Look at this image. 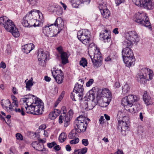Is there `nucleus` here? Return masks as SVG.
<instances>
[{
    "label": "nucleus",
    "instance_id": "f257e3e1",
    "mask_svg": "<svg viewBox=\"0 0 154 154\" xmlns=\"http://www.w3.org/2000/svg\"><path fill=\"white\" fill-rule=\"evenodd\" d=\"M42 15L39 11L35 9L32 10L26 14L22 20V25L26 27H30L39 26L37 18H40V15Z\"/></svg>",
    "mask_w": 154,
    "mask_h": 154
},
{
    "label": "nucleus",
    "instance_id": "f03ea898",
    "mask_svg": "<svg viewBox=\"0 0 154 154\" xmlns=\"http://www.w3.org/2000/svg\"><path fill=\"white\" fill-rule=\"evenodd\" d=\"M122 53L123 61L126 66L128 67L133 66L135 58L131 50L129 48H125L122 50Z\"/></svg>",
    "mask_w": 154,
    "mask_h": 154
},
{
    "label": "nucleus",
    "instance_id": "7ed1b4c3",
    "mask_svg": "<svg viewBox=\"0 0 154 154\" xmlns=\"http://www.w3.org/2000/svg\"><path fill=\"white\" fill-rule=\"evenodd\" d=\"M87 120L90 121V119L83 116H80L75 120V123L77 128L75 129L79 133L85 131L87 125Z\"/></svg>",
    "mask_w": 154,
    "mask_h": 154
},
{
    "label": "nucleus",
    "instance_id": "20e7f679",
    "mask_svg": "<svg viewBox=\"0 0 154 154\" xmlns=\"http://www.w3.org/2000/svg\"><path fill=\"white\" fill-rule=\"evenodd\" d=\"M135 21L139 24L142 26L149 27L151 26L149 19L145 13L138 12L136 15Z\"/></svg>",
    "mask_w": 154,
    "mask_h": 154
},
{
    "label": "nucleus",
    "instance_id": "39448f33",
    "mask_svg": "<svg viewBox=\"0 0 154 154\" xmlns=\"http://www.w3.org/2000/svg\"><path fill=\"white\" fill-rule=\"evenodd\" d=\"M139 98L136 95H130L123 98L122 100L121 104L125 109L127 110L128 108H131L133 106V102L137 101Z\"/></svg>",
    "mask_w": 154,
    "mask_h": 154
},
{
    "label": "nucleus",
    "instance_id": "423d86ee",
    "mask_svg": "<svg viewBox=\"0 0 154 154\" xmlns=\"http://www.w3.org/2000/svg\"><path fill=\"white\" fill-rule=\"evenodd\" d=\"M93 55L90 54L89 56L92 60L94 67L98 68L102 64V57L101 54L99 50L97 49L94 51Z\"/></svg>",
    "mask_w": 154,
    "mask_h": 154
},
{
    "label": "nucleus",
    "instance_id": "0eeeda50",
    "mask_svg": "<svg viewBox=\"0 0 154 154\" xmlns=\"http://www.w3.org/2000/svg\"><path fill=\"white\" fill-rule=\"evenodd\" d=\"M90 32L88 29H82L79 31L77 33L78 39L86 45L90 44Z\"/></svg>",
    "mask_w": 154,
    "mask_h": 154
},
{
    "label": "nucleus",
    "instance_id": "6e6552de",
    "mask_svg": "<svg viewBox=\"0 0 154 154\" xmlns=\"http://www.w3.org/2000/svg\"><path fill=\"white\" fill-rule=\"evenodd\" d=\"M26 97L23 98V101L24 102L26 103L27 106L25 107V108L27 111L26 112L35 115H39L42 114L41 113H38L36 111V109L34 105L32 103L31 104H29L28 103L29 100H32L31 97H34L33 95H28L26 96Z\"/></svg>",
    "mask_w": 154,
    "mask_h": 154
},
{
    "label": "nucleus",
    "instance_id": "1a4fd4ad",
    "mask_svg": "<svg viewBox=\"0 0 154 154\" xmlns=\"http://www.w3.org/2000/svg\"><path fill=\"white\" fill-rule=\"evenodd\" d=\"M140 72V74L138 75V77L140 79L143 78L149 80L152 78L153 75V72L150 69L144 68L142 69Z\"/></svg>",
    "mask_w": 154,
    "mask_h": 154
},
{
    "label": "nucleus",
    "instance_id": "9d476101",
    "mask_svg": "<svg viewBox=\"0 0 154 154\" xmlns=\"http://www.w3.org/2000/svg\"><path fill=\"white\" fill-rule=\"evenodd\" d=\"M52 74L57 83L59 84L62 83L64 78V74L61 70L53 71Z\"/></svg>",
    "mask_w": 154,
    "mask_h": 154
},
{
    "label": "nucleus",
    "instance_id": "9b49d317",
    "mask_svg": "<svg viewBox=\"0 0 154 154\" xmlns=\"http://www.w3.org/2000/svg\"><path fill=\"white\" fill-rule=\"evenodd\" d=\"M53 24H49L48 26H45L43 28V32L44 34L48 37H52L56 36V31L55 32L53 30L51 26Z\"/></svg>",
    "mask_w": 154,
    "mask_h": 154
},
{
    "label": "nucleus",
    "instance_id": "f8f14e48",
    "mask_svg": "<svg viewBox=\"0 0 154 154\" xmlns=\"http://www.w3.org/2000/svg\"><path fill=\"white\" fill-rule=\"evenodd\" d=\"M126 39L129 40L134 43L139 41V37L138 34L135 31L129 32L126 34Z\"/></svg>",
    "mask_w": 154,
    "mask_h": 154
},
{
    "label": "nucleus",
    "instance_id": "ddd939ff",
    "mask_svg": "<svg viewBox=\"0 0 154 154\" xmlns=\"http://www.w3.org/2000/svg\"><path fill=\"white\" fill-rule=\"evenodd\" d=\"M38 57L39 64L41 66H43L45 60L47 59L46 54L42 49H39L38 51Z\"/></svg>",
    "mask_w": 154,
    "mask_h": 154
},
{
    "label": "nucleus",
    "instance_id": "4468645a",
    "mask_svg": "<svg viewBox=\"0 0 154 154\" xmlns=\"http://www.w3.org/2000/svg\"><path fill=\"white\" fill-rule=\"evenodd\" d=\"M35 107L36 109V111L38 113H42L43 111L44 108V103L42 102V100L37 98V99L35 100V102L34 103H32Z\"/></svg>",
    "mask_w": 154,
    "mask_h": 154
},
{
    "label": "nucleus",
    "instance_id": "2eb2a0df",
    "mask_svg": "<svg viewBox=\"0 0 154 154\" xmlns=\"http://www.w3.org/2000/svg\"><path fill=\"white\" fill-rule=\"evenodd\" d=\"M103 96L102 100L104 103H105L108 105L110 101V99H108L111 97V94L110 91L107 89L103 88Z\"/></svg>",
    "mask_w": 154,
    "mask_h": 154
},
{
    "label": "nucleus",
    "instance_id": "dca6fc26",
    "mask_svg": "<svg viewBox=\"0 0 154 154\" xmlns=\"http://www.w3.org/2000/svg\"><path fill=\"white\" fill-rule=\"evenodd\" d=\"M82 104L83 108L86 110H91L94 106L93 101H88V100L86 99L83 102Z\"/></svg>",
    "mask_w": 154,
    "mask_h": 154
},
{
    "label": "nucleus",
    "instance_id": "f3484780",
    "mask_svg": "<svg viewBox=\"0 0 154 154\" xmlns=\"http://www.w3.org/2000/svg\"><path fill=\"white\" fill-rule=\"evenodd\" d=\"M57 50L61 54V57L62 64L65 65L68 63V57L67 54L66 52H63L62 47L61 46L57 48Z\"/></svg>",
    "mask_w": 154,
    "mask_h": 154
},
{
    "label": "nucleus",
    "instance_id": "a211bd4d",
    "mask_svg": "<svg viewBox=\"0 0 154 154\" xmlns=\"http://www.w3.org/2000/svg\"><path fill=\"white\" fill-rule=\"evenodd\" d=\"M53 25L57 26L58 28V30L57 33V34L64 28V23L62 18L60 17H58L56 19Z\"/></svg>",
    "mask_w": 154,
    "mask_h": 154
},
{
    "label": "nucleus",
    "instance_id": "6ab92c4d",
    "mask_svg": "<svg viewBox=\"0 0 154 154\" xmlns=\"http://www.w3.org/2000/svg\"><path fill=\"white\" fill-rule=\"evenodd\" d=\"M93 92L95 94L97 92L96 99L97 102L100 103L101 100H102L103 96V90L101 89H99L98 88L94 87L92 88Z\"/></svg>",
    "mask_w": 154,
    "mask_h": 154
},
{
    "label": "nucleus",
    "instance_id": "aec40b11",
    "mask_svg": "<svg viewBox=\"0 0 154 154\" xmlns=\"http://www.w3.org/2000/svg\"><path fill=\"white\" fill-rule=\"evenodd\" d=\"M142 3L143 7L146 9L151 10L154 8V3L152 0H144Z\"/></svg>",
    "mask_w": 154,
    "mask_h": 154
},
{
    "label": "nucleus",
    "instance_id": "412c9836",
    "mask_svg": "<svg viewBox=\"0 0 154 154\" xmlns=\"http://www.w3.org/2000/svg\"><path fill=\"white\" fill-rule=\"evenodd\" d=\"M90 1L91 0H71L72 6L75 8H77L81 4H88Z\"/></svg>",
    "mask_w": 154,
    "mask_h": 154
},
{
    "label": "nucleus",
    "instance_id": "4be33fe9",
    "mask_svg": "<svg viewBox=\"0 0 154 154\" xmlns=\"http://www.w3.org/2000/svg\"><path fill=\"white\" fill-rule=\"evenodd\" d=\"M110 32L107 30H103V33L100 34V37L103 38L105 42H109L110 40L111 37L109 35Z\"/></svg>",
    "mask_w": 154,
    "mask_h": 154
},
{
    "label": "nucleus",
    "instance_id": "5701e85b",
    "mask_svg": "<svg viewBox=\"0 0 154 154\" xmlns=\"http://www.w3.org/2000/svg\"><path fill=\"white\" fill-rule=\"evenodd\" d=\"M103 6V5L101 4L99 5L98 8L103 17L107 18L110 16V14L108 9L106 8H103L102 7Z\"/></svg>",
    "mask_w": 154,
    "mask_h": 154
},
{
    "label": "nucleus",
    "instance_id": "b1692460",
    "mask_svg": "<svg viewBox=\"0 0 154 154\" xmlns=\"http://www.w3.org/2000/svg\"><path fill=\"white\" fill-rule=\"evenodd\" d=\"M1 105L2 106L3 108H5L6 109H8V106H9V108L11 111H13L14 109V107H13L11 105V102L10 101L7 99L6 100H2L1 102Z\"/></svg>",
    "mask_w": 154,
    "mask_h": 154
},
{
    "label": "nucleus",
    "instance_id": "393cba45",
    "mask_svg": "<svg viewBox=\"0 0 154 154\" xmlns=\"http://www.w3.org/2000/svg\"><path fill=\"white\" fill-rule=\"evenodd\" d=\"M15 25H14V23L10 20H8L4 26V27L7 31H11L15 27Z\"/></svg>",
    "mask_w": 154,
    "mask_h": 154
},
{
    "label": "nucleus",
    "instance_id": "a878e982",
    "mask_svg": "<svg viewBox=\"0 0 154 154\" xmlns=\"http://www.w3.org/2000/svg\"><path fill=\"white\" fill-rule=\"evenodd\" d=\"M118 122L119 123L118 127L121 128L122 132L123 131H125L128 130V124L126 123L121 120H118Z\"/></svg>",
    "mask_w": 154,
    "mask_h": 154
},
{
    "label": "nucleus",
    "instance_id": "bb28decb",
    "mask_svg": "<svg viewBox=\"0 0 154 154\" xmlns=\"http://www.w3.org/2000/svg\"><path fill=\"white\" fill-rule=\"evenodd\" d=\"M81 94L73 90L72 92L71 95V97L72 100L76 101L77 100H82L83 96H80Z\"/></svg>",
    "mask_w": 154,
    "mask_h": 154
},
{
    "label": "nucleus",
    "instance_id": "cd10ccee",
    "mask_svg": "<svg viewBox=\"0 0 154 154\" xmlns=\"http://www.w3.org/2000/svg\"><path fill=\"white\" fill-rule=\"evenodd\" d=\"M34 48V45L33 44L30 43L25 45L23 46V51L26 54H28L30 51L33 49Z\"/></svg>",
    "mask_w": 154,
    "mask_h": 154
},
{
    "label": "nucleus",
    "instance_id": "c85d7f7f",
    "mask_svg": "<svg viewBox=\"0 0 154 154\" xmlns=\"http://www.w3.org/2000/svg\"><path fill=\"white\" fill-rule=\"evenodd\" d=\"M60 112V110L57 109H55L54 111L50 113L49 117L51 120H54L59 115Z\"/></svg>",
    "mask_w": 154,
    "mask_h": 154
},
{
    "label": "nucleus",
    "instance_id": "c756f323",
    "mask_svg": "<svg viewBox=\"0 0 154 154\" xmlns=\"http://www.w3.org/2000/svg\"><path fill=\"white\" fill-rule=\"evenodd\" d=\"M73 90L80 94V96H83L84 88L82 85L78 84V83L76 84Z\"/></svg>",
    "mask_w": 154,
    "mask_h": 154
},
{
    "label": "nucleus",
    "instance_id": "7c9ffc66",
    "mask_svg": "<svg viewBox=\"0 0 154 154\" xmlns=\"http://www.w3.org/2000/svg\"><path fill=\"white\" fill-rule=\"evenodd\" d=\"M143 99L146 105H150L152 103L151 97L148 95L146 91L144 92L143 95Z\"/></svg>",
    "mask_w": 154,
    "mask_h": 154
},
{
    "label": "nucleus",
    "instance_id": "2f4dec72",
    "mask_svg": "<svg viewBox=\"0 0 154 154\" xmlns=\"http://www.w3.org/2000/svg\"><path fill=\"white\" fill-rule=\"evenodd\" d=\"M142 108L141 106L139 104H136L133 105V108L127 109L130 112H136V111L140 110Z\"/></svg>",
    "mask_w": 154,
    "mask_h": 154
},
{
    "label": "nucleus",
    "instance_id": "473e14b6",
    "mask_svg": "<svg viewBox=\"0 0 154 154\" xmlns=\"http://www.w3.org/2000/svg\"><path fill=\"white\" fill-rule=\"evenodd\" d=\"M88 48L89 54H92V53H94V51H96V50L99 49L97 48V46L93 43H91L89 44Z\"/></svg>",
    "mask_w": 154,
    "mask_h": 154
},
{
    "label": "nucleus",
    "instance_id": "72a5a7b5",
    "mask_svg": "<svg viewBox=\"0 0 154 154\" xmlns=\"http://www.w3.org/2000/svg\"><path fill=\"white\" fill-rule=\"evenodd\" d=\"M77 130L76 129L72 130L68 135V137L70 139H74L77 138L78 134L77 133Z\"/></svg>",
    "mask_w": 154,
    "mask_h": 154
},
{
    "label": "nucleus",
    "instance_id": "f704fd0d",
    "mask_svg": "<svg viewBox=\"0 0 154 154\" xmlns=\"http://www.w3.org/2000/svg\"><path fill=\"white\" fill-rule=\"evenodd\" d=\"M28 79H27L25 81V83L26 84L25 87L27 90L30 91L31 90V88L33 85L32 83V79L31 78V79L27 82L26 81Z\"/></svg>",
    "mask_w": 154,
    "mask_h": 154
},
{
    "label": "nucleus",
    "instance_id": "c9c22d12",
    "mask_svg": "<svg viewBox=\"0 0 154 154\" xmlns=\"http://www.w3.org/2000/svg\"><path fill=\"white\" fill-rule=\"evenodd\" d=\"M68 117L69 119H71V116L69 114H62L60 115L59 118V122L60 124H61L63 123V121H65V118Z\"/></svg>",
    "mask_w": 154,
    "mask_h": 154
},
{
    "label": "nucleus",
    "instance_id": "e433bc0d",
    "mask_svg": "<svg viewBox=\"0 0 154 154\" xmlns=\"http://www.w3.org/2000/svg\"><path fill=\"white\" fill-rule=\"evenodd\" d=\"M94 95L95 94L92 89V90L89 91L87 100H88V101H94L95 99Z\"/></svg>",
    "mask_w": 154,
    "mask_h": 154
},
{
    "label": "nucleus",
    "instance_id": "4c0bfd02",
    "mask_svg": "<svg viewBox=\"0 0 154 154\" xmlns=\"http://www.w3.org/2000/svg\"><path fill=\"white\" fill-rule=\"evenodd\" d=\"M12 30L9 32L11 33L15 37L17 38L20 36V33L18 29L15 26V27L14 29H12Z\"/></svg>",
    "mask_w": 154,
    "mask_h": 154
},
{
    "label": "nucleus",
    "instance_id": "58836bf2",
    "mask_svg": "<svg viewBox=\"0 0 154 154\" xmlns=\"http://www.w3.org/2000/svg\"><path fill=\"white\" fill-rule=\"evenodd\" d=\"M130 87L128 84H126L122 87V92L126 94L130 91Z\"/></svg>",
    "mask_w": 154,
    "mask_h": 154
},
{
    "label": "nucleus",
    "instance_id": "ea45409f",
    "mask_svg": "<svg viewBox=\"0 0 154 154\" xmlns=\"http://www.w3.org/2000/svg\"><path fill=\"white\" fill-rule=\"evenodd\" d=\"M67 134L65 133H62L60 135L59 139L60 142L62 143L64 142L67 138Z\"/></svg>",
    "mask_w": 154,
    "mask_h": 154
},
{
    "label": "nucleus",
    "instance_id": "a19ab883",
    "mask_svg": "<svg viewBox=\"0 0 154 154\" xmlns=\"http://www.w3.org/2000/svg\"><path fill=\"white\" fill-rule=\"evenodd\" d=\"M55 12L58 16H60L62 14L63 9L61 6L57 5Z\"/></svg>",
    "mask_w": 154,
    "mask_h": 154
},
{
    "label": "nucleus",
    "instance_id": "79ce46f5",
    "mask_svg": "<svg viewBox=\"0 0 154 154\" xmlns=\"http://www.w3.org/2000/svg\"><path fill=\"white\" fill-rule=\"evenodd\" d=\"M134 43L126 39L123 42V44L126 48H129Z\"/></svg>",
    "mask_w": 154,
    "mask_h": 154
},
{
    "label": "nucleus",
    "instance_id": "37998d69",
    "mask_svg": "<svg viewBox=\"0 0 154 154\" xmlns=\"http://www.w3.org/2000/svg\"><path fill=\"white\" fill-rule=\"evenodd\" d=\"M9 19L6 16L0 17V24L1 25L4 26Z\"/></svg>",
    "mask_w": 154,
    "mask_h": 154
},
{
    "label": "nucleus",
    "instance_id": "c03bdc74",
    "mask_svg": "<svg viewBox=\"0 0 154 154\" xmlns=\"http://www.w3.org/2000/svg\"><path fill=\"white\" fill-rule=\"evenodd\" d=\"M79 64L81 66L85 67V66H87V61L85 58H82L81 60L80 61Z\"/></svg>",
    "mask_w": 154,
    "mask_h": 154
},
{
    "label": "nucleus",
    "instance_id": "a18cd8bd",
    "mask_svg": "<svg viewBox=\"0 0 154 154\" xmlns=\"http://www.w3.org/2000/svg\"><path fill=\"white\" fill-rule=\"evenodd\" d=\"M125 115L124 113L122 110L119 111L117 116V119L118 120H121V119Z\"/></svg>",
    "mask_w": 154,
    "mask_h": 154
},
{
    "label": "nucleus",
    "instance_id": "49530a36",
    "mask_svg": "<svg viewBox=\"0 0 154 154\" xmlns=\"http://www.w3.org/2000/svg\"><path fill=\"white\" fill-rule=\"evenodd\" d=\"M87 149L86 147H84L81 149L80 150H77L75 152H77L78 154H85L86 153Z\"/></svg>",
    "mask_w": 154,
    "mask_h": 154
},
{
    "label": "nucleus",
    "instance_id": "de8ad7c7",
    "mask_svg": "<svg viewBox=\"0 0 154 154\" xmlns=\"http://www.w3.org/2000/svg\"><path fill=\"white\" fill-rule=\"evenodd\" d=\"M13 110H15L16 112L20 113L22 116L25 115V112H24L23 109L22 108L21 109L20 108H14Z\"/></svg>",
    "mask_w": 154,
    "mask_h": 154
},
{
    "label": "nucleus",
    "instance_id": "09e8293b",
    "mask_svg": "<svg viewBox=\"0 0 154 154\" xmlns=\"http://www.w3.org/2000/svg\"><path fill=\"white\" fill-rule=\"evenodd\" d=\"M133 2L136 5L139 6H142V2H143L144 0H132Z\"/></svg>",
    "mask_w": 154,
    "mask_h": 154
},
{
    "label": "nucleus",
    "instance_id": "8fccbe9b",
    "mask_svg": "<svg viewBox=\"0 0 154 154\" xmlns=\"http://www.w3.org/2000/svg\"><path fill=\"white\" fill-rule=\"evenodd\" d=\"M57 5H50L48 7V10L51 12H54Z\"/></svg>",
    "mask_w": 154,
    "mask_h": 154
},
{
    "label": "nucleus",
    "instance_id": "3c124183",
    "mask_svg": "<svg viewBox=\"0 0 154 154\" xmlns=\"http://www.w3.org/2000/svg\"><path fill=\"white\" fill-rule=\"evenodd\" d=\"M122 119L121 121H123L126 123L129 124V118L128 116L126 115H125L122 118Z\"/></svg>",
    "mask_w": 154,
    "mask_h": 154
},
{
    "label": "nucleus",
    "instance_id": "603ef678",
    "mask_svg": "<svg viewBox=\"0 0 154 154\" xmlns=\"http://www.w3.org/2000/svg\"><path fill=\"white\" fill-rule=\"evenodd\" d=\"M74 139H73L71 140L70 142V143L72 144H74L78 143L79 141V139L78 138H74Z\"/></svg>",
    "mask_w": 154,
    "mask_h": 154
},
{
    "label": "nucleus",
    "instance_id": "864d4df0",
    "mask_svg": "<svg viewBox=\"0 0 154 154\" xmlns=\"http://www.w3.org/2000/svg\"><path fill=\"white\" fill-rule=\"evenodd\" d=\"M16 137L18 140H23V137L20 133H17L16 134Z\"/></svg>",
    "mask_w": 154,
    "mask_h": 154
},
{
    "label": "nucleus",
    "instance_id": "5fc2aeb1",
    "mask_svg": "<svg viewBox=\"0 0 154 154\" xmlns=\"http://www.w3.org/2000/svg\"><path fill=\"white\" fill-rule=\"evenodd\" d=\"M28 2L31 5L33 6L36 4L37 0H27Z\"/></svg>",
    "mask_w": 154,
    "mask_h": 154
},
{
    "label": "nucleus",
    "instance_id": "6e6d98bb",
    "mask_svg": "<svg viewBox=\"0 0 154 154\" xmlns=\"http://www.w3.org/2000/svg\"><path fill=\"white\" fill-rule=\"evenodd\" d=\"M70 119H69L68 117H67L65 118V121L64 123V126L65 127H67L69 125V122L70 120Z\"/></svg>",
    "mask_w": 154,
    "mask_h": 154
},
{
    "label": "nucleus",
    "instance_id": "4d7b16f0",
    "mask_svg": "<svg viewBox=\"0 0 154 154\" xmlns=\"http://www.w3.org/2000/svg\"><path fill=\"white\" fill-rule=\"evenodd\" d=\"M82 143L85 146H87L89 144L88 140L87 139H83L82 140Z\"/></svg>",
    "mask_w": 154,
    "mask_h": 154
},
{
    "label": "nucleus",
    "instance_id": "13d9d810",
    "mask_svg": "<svg viewBox=\"0 0 154 154\" xmlns=\"http://www.w3.org/2000/svg\"><path fill=\"white\" fill-rule=\"evenodd\" d=\"M56 145V143L54 142H53L51 143H48L47 144L48 147L50 148H52Z\"/></svg>",
    "mask_w": 154,
    "mask_h": 154
},
{
    "label": "nucleus",
    "instance_id": "bf43d9fd",
    "mask_svg": "<svg viewBox=\"0 0 154 154\" xmlns=\"http://www.w3.org/2000/svg\"><path fill=\"white\" fill-rule=\"evenodd\" d=\"M94 80L92 79H90L89 81L86 83V85L87 87H89L93 83Z\"/></svg>",
    "mask_w": 154,
    "mask_h": 154
},
{
    "label": "nucleus",
    "instance_id": "052dcab7",
    "mask_svg": "<svg viewBox=\"0 0 154 154\" xmlns=\"http://www.w3.org/2000/svg\"><path fill=\"white\" fill-rule=\"evenodd\" d=\"M42 147H43L44 146L43 145H40L39 144L38 145V147L36 149L37 150L40 151H45V149L44 148H42Z\"/></svg>",
    "mask_w": 154,
    "mask_h": 154
},
{
    "label": "nucleus",
    "instance_id": "680f3d73",
    "mask_svg": "<svg viewBox=\"0 0 154 154\" xmlns=\"http://www.w3.org/2000/svg\"><path fill=\"white\" fill-rule=\"evenodd\" d=\"M61 113H63V114H66L67 113V110L66 109V107L65 106H63L60 111Z\"/></svg>",
    "mask_w": 154,
    "mask_h": 154
},
{
    "label": "nucleus",
    "instance_id": "e2e57ef3",
    "mask_svg": "<svg viewBox=\"0 0 154 154\" xmlns=\"http://www.w3.org/2000/svg\"><path fill=\"white\" fill-rule=\"evenodd\" d=\"M6 67L5 63L3 61L1 62L0 64V68H2L3 69H5Z\"/></svg>",
    "mask_w": 154,
    "mask_h": 154
},
{
    "label": "nucleus",
    "instance_id": "0e129e2a",
    "mask_svg": "<svg viewBox=\"0 0 154 154\" xmlns=\"http://www.w3.org/2000/svg\"><path fill=\"white\" fill-rule=\"evenodd\" d=\"M124 1V0H115L117 6H118L119 5L122 3Z\"/></svg>",
    "mask_w": 154,
    "mask_h": 154
},
{
    "label": "nucleus",
    "instance_id": "69168bd1",
    "mask_svg": "<svg viewBox=\"0 0 154 154\" xmlns=\"http://www.w3.org/2000/svg\"><path fill=\"white\" fill-rule=\"evenodd\" d=\"M12 91L13 93L14 94H17L18 92L17 91V90L16 88L14 87H13L12 89Z\"/></svg>",
    "mask_w": 154,
    "mask_h": 154
},
{
    "label": "nucleus",
    "instance_id": "338daca9",
    "mask_svg": "<svg viewBox=\"0 0 154 154\" xmlns=\"http://www.w3.org/2000/svg\"><path fill=\"white\" fill-rule=\"evenodd\" d=\"M46 128V126L45 124H42L39 127V129L40 130H43Z\"/></svg>",
    "mask_w": 154,
    "mask_h": 154
},
{
    "label": "nucleus",
    "instance_id": "774afa93",
    "mask_svg": "<svg viewBox=\"0 0 154 154\" xmlns=\"http://www.w3.org/2000/svg\"><path fill=\"white\" fill-rule=\"evenodd\" d=\"M110 154H124V153L122 151L118 150L117 152H116L114 153H111Z\"/></svg>",
    "mask_w": 154,
    "mask_h": 154
}]
</instances>
